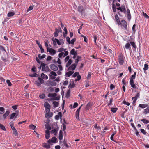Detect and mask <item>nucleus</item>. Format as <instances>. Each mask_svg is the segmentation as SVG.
Masks as SVG:
<instances>
[{
  "label": "nucleus",
  "mask_w": 149,
  "mask_h": 149,
  "mask_svg": "<svg viewBox=\"0 0 149 149\" xmlns=\"http://www.w3.org/2000/svg\"><path fill=\"white\" fill-rule=\"evenodd\" d=\"M125 48L128 49L130 50L131 49V47L130 44L129 43H126L125 45Z\"/></svg>",
  "instance_id": "obj_30"
},
{
  "label": "nucleus",
  "mask_w": 149,
  "mask_h": 149,
  "mask_svg": "<svg viewBox=\"0 0 149 149\" xmlns=\"http://www.w3.org/2000/svg\"><path fill=\"white\" fill-rule=\"evenodd\" d=\"M58 138L60 140L63 139V132L61 130H60L59 133Z\"/></svg>",
  "instance_id": "obj_21"
},
{
  "label": "nucleus",
  "mask_w": 149,
  "mask_h": 149,
  "mask_svg": "<svg viewBox=\"0 0 149 149\" xmlns=\"http://www.w3.org/2000/svg\"><path fill=\"white\" fill-rule=\"evenodd\" d=\"M0 128L4 131H6V129L4 125L1 123H0Z\"/></svg>",
  "instance_id": "obj_44"
},
{
  "label": "nucleus",
  "mask_w": 149,
  "mask_h": 149,
  "mask_svg": "<svg viewBox=\"0 0 149 149\" xmlns=\"http://www.w3.org/2000/svg\"><path fill=\"white\" fill-rule=\"evenodd\" d=\"M79 112H76L75 115V117L78 120H80L79 117Z\"/></svg>",
  "instance_id": "obj_48"
},
{
  "label": "nucleus",
  "mask_w": 149,
  "mask_h": 149,
  "mask_svg": "<svg viewBox=\"0 0 149 149\" xmlns=\"http://www.w3.org/2000/svg\"><path fill=\"white\" fill-rule=\"evenodd\" d=\"M74 72L73 71H69L65 73L66 76L68 77H70L71 76Z\"/></svg>",
  "instance_id": "obj_19"
},
{
  "label": "nucleus",
  "mask_w": 149,
  "mask_h": 149,
  "mask_svg": "<svg viewBox=\"0 0 149 149\" xmlns=\"http://www.w3.org/2000/svg\"><path fill=\"white\" fill-rule=\"evenodd\" d=\"M66 49L64 50L65 53H64V54L63 56V57H65L67 55H68V51H66Z\"/></svg>",
  "instance_id": "obj_56"
},
{
  "label": "nucleus",
  "mask_w": 149,
  "mask_h": 149,
  "mask_svg": "<svg viewBox=\"0 0 149 149\" xmlns=\"http://www.w3.org/2000/svg\"><path fill=\"white\" fill-rule=\"evenodd\" d=\"M127 22L125 20H122L120 21V24H118V25H120L121 28L123 29L127 30Z\"/></svg>",
  "instance_id": "obj_1"
},
{
  "label": "nucleus",
  "mask_w": 149,
  "mask_h": 149,
  "mask_svg": "<svg viewBox=\"0 0 149 149\" xmlns=\"http://www.w3.org/2000/svg\"><path fill=\"white\" fill-rule=\"evenodd\" d=\"M51 69L54 71H56L58 70V67L54 64H51L50 65Z\"/></svg>",
  "instance_id": "obj_8"
},
{
  "label": "nucleus",
  "mask_w": 149,
  "mask_h": 149,
  "mask_svg": "<svg viewBox=\"0 0 149 149\" xmlns=\"http://www.w3.org/2000/svg\"><path fill=\"white\" fill-rule=\"evenodd\" d=\"M130 84L132 87L134 89H136L137 88V86L135 85L134 83V81H130Z\"/></svg>",
  "instance_id": "obj_18"
},
{
  "label": "nucleus",
  "mask_w": 149,
  "mask_h": 149,
  "mask_svg": "<svg viewBox=\"0 0 149 149\" xmlns=\"http://www.w3.org/2000/svg\"><path fill=\"white\" fill-rule=\"evenodd\" d=\"M53 115L52 112H47L45 114V116L47 118H49L51 117Z\"/></svg>",
  "instance_id": "obj_13"
},
{
  "label": "nucleus",
  "mask_w": 149,
  "mask_h": 149,
  "mask_svg": "<svg viewBox=\"0 0 149 149\" xmlns=\"http://www.w3.org/2000/svg\"><path fill=\"white\" fill-rule=\"evenodd\" d=\"M41 77L42 79H47L48 78V77L47 75L44 74L43 73H42L41 74Z\"/></svg>",
  "instance_id": "obj_22"
},
{
  "label": "nucleus",
  "mask_w": 149,
  "mask_h": 149,
  "mask_svg": "<svg viewBox=\"0 0 149 149\" xmlns=\"http://www.w3.org/2000/svg\"><path fill=\"white\" fill-rule=\"evenodd\" d=\"M49 52L52 55H54L56 53V51L55 50L52 48H50L49 49Z\"/></svg>",
  "instance_id": "obj_12"
},
{
  "label": "nucleus",
  "mask_w": 149,
  "mask_h": 149,
  "mask_svg": "<svg viewBox=\"0 0 149 149\" xmlns=\"http://www.w3.org/2000/svg\"><path fill=\"white\" fill-rule=\"evenodd\" d=\"M77 10L79 13H82V12L84 10L83 6H78L77 8Z\"/></svg>",
  "instance_id": "obj_11"
},
{
  "label": "nucleus",
  "mask_w": 149,
  "mask_h": 149,
  "mask_svg": "<svg viewBox=\"0 0 149 149\" xmlns=\"http://www.w3.org/2000/svg\"><path fill=\"white\" fill-rule=\"evenodd\" d=\"M36 128V126L35 125H33L32 124H31L29 126V128L30 129H32L33 130H35Z\"/></svg>",
  "instance_id": "obj_43"
},
{
  "label": "nucleus",
  "mask_w": 149,
  "mask_h": 149,
  "mask_svg": "<svg viewBox=\"0 0 149 149\" xmlns=\"http://www.w3.org/2000/svg\"><path fill=\"white\" fill-rule=\"evenodd\" d=\"M76 66V64L75 63L72 64L68 68V70H71L72 71H73L75 70Z\"/></svg>",
  "instance_id": "obj_10"
},
{
  "label": "nucleus",
  "mask_w": 149,
  "mask_h": 149,
  "mask_svg": "<svg viewBox=\"0 0 149 149\" xmlns=\"http://www.w3.org/2000/svg\"><path fill=\"white\" fill-rule=\"evenodd\" d=\"M140 94L139 93H138L134 97H132V100H133V99H135L136 100H137L140 97Z\"/></svg>",
  "instance_id": "obj_27"
},
{
  "label": "nucleus",
  "mask_w": 149,
  "mask_h": 149,
  "mask_svg": "<svg viewBox=\"0 0 149 149\" xmlns=\"http://www.w3.org/2000/svg\"><path fill=\"white\" fill-rule=\"evenodd\" d=\"M117 9L121 12H123L125 14L126 13V9L124 5H122L121 6L117 8Z\"/></svg>",
  "instance_id": "obj_4"
},
{
  "label": "nucleus",
  "mask_w": 149,
  "mask_h": 149,
  "mask_svg": "<svg viewBox=\"0 0 149 149\" xmlns=\"http://www.w3.org/2000/svg\"><path fill=\"white\" fill-rule=\"evenodd\" d=\"M39 48L40 49L41 52V53H43L44 52V49L42 48V45H39Z\"/></svg>",
  "instance_id": "obj_52"
},
{
  "label": "nucleus",
  "mask_w": 149,
  "mask_h": 149,
  "mask_svg": "<svg viewBox=\"0 0 149 149\" xmlns=\"http://www.w3.org/2000/svg\"><path fill=\"white\" fill-rule=\"evenodd\" d=\"M64 54V53L63 52H61L59 54L58 57L60 58H62V56H63Z\"/></svg>",
  "instance_id": "obj_58"
},
{
  "label": "nucleus",
  "mask_w": 149,
  "mask_h": 149,
  "mask_svg": "<svg viewBox=\"0 0 149 149\" xmlns=\"http://www.w3.org/2000/svg\"><path fill=\"white\" fill-rule=\"evenodd\" d=\"M29 76H30L31 77H38L39 76V74L35 73H34L33 74H29Z\"/></svg>",
  "instance_id": "obj_32"
},
{
  "label": "nucleus",
  "mask_w": 149,
  "mask_h": 149,
  "mask_svg": "<svg viewBox=\"0 0 149 149\" xmlns=\"http://www.w3.org/2000/svg\"><path fill=\"white\" fill-rule=\"evenodd\" d=\"M123 104H124L126 105L127 106H129L130 104L128 102H126L125 101H123L122 102Z\"/></svg>",
  "instance_id": "obj_61"
},
{
  "label": "nucleus",
  "mask_w": 149,
  "mask_h": 149,
  "mask_svg": "<svg viewBox=\"0 0 149 149\" xmlns=\"http://www.w3.org/2000/svg\"><path fill=\"white\" fill-rule=\"evenodd\" d=\"M15 14V13L13 12H9L7 14L8 17H11L13 16Z\"/></svg>",
  "instance_id": "obj_34"
},
{
  "label": "nucleus",
  "mask_w": 149,
  "mask_h": 149,
  "mask_svg": "<svg viewBox=\"0 0 149 149\" xmlns=\"http://www.w3.org/2000/svg\"><path fill=\"white\" fill-rule=\"evenodd\" d=\"M16 113L14 112H13L10 115V119H13L14 118V117L15 116Z\"/></svg>",
  "instance_id": "obj_53"
},
{
  "label": "nucleus",
  "mask_w": 149,
  "mask_h": 149,
  "mask_svg": "<svg viewBox=\"0 0 149 149\" xmlns=\"http://www.w3.org/2000/svg\"><path fill=\"white\" fill-rule=\"evenodd\" d=\"M81 57L79 56H77V58L75 59V63L76 65L77 64L78 62L81 59Z\"/></svg>",
  "instance_id": "obj_31"
},
{
  "label": "nucleus",
  "mask_w": 149,
  "mask_h": 149,
  "mask_svg": "<svg viewBox=\"0 0 149 149\" xmlns=\"http://www.w3.org/2000/svg\"><path fill=\"white\" fill-rule=\"evenodd\" d=\"M53 104L54 107L56 108L58 107L59 103L56 101H54L53 102Z\"/></svg>",
  "instance_id": "obj_36"
},
{
  "label": "nucleus",
  "mask_w": 149,
  "mask_h": 149,
  "mask_svg": "<svg viewBox=\"0 0 149 149\" xmlns=\"http://www.w3.org/2000/svg\"><path fill=\"white\" fill-rule=\"evenodd\" d=\"M6 82L8 86H11L12 85V84L11 83L10 80H7L6 81Z\"/></svg>",
  "instance_id": "obj_63"
},
{
  "label": "nucleus",
  "mask_w": 149,
  "mask_h": 149,
  "mask_svg": "<svg viewBox=\"0 0 149 149\" xmlns=\"http://www.w3.org/2000/svg\"><path fill=\"white\" fill-rule=\"evenodd\" d=\"M57 95L56 93H50L48 94V97H52V98H54Z\"/></svg>",
  "instance_id": "obj_20"
},
{
  "label": "nucleus",
  "mask_w": 149,
  "mask_h": 149,
  "mask_svg": "<svg viewBox=\"0 0 149 149\" xmlns=\"http://www.w3.org/2000/svg\"><path fill=\"white\" fill-rule=\"evenodd\" d=\"M78 106V104L77 102H75L73 104V106H72V104H71L70 107V108H75L77 107Z\"/></svg>",
  "instance_id": "obj_26"
},
{
  "label": "nucleus",
  "mask_w": 149,
  "mask_h": 149,
  "mask_svg": "<svg viewBox=\"0 0 149 149\" xmlns=\"http://www.w3.org/2000/svg\"><path fill=\"white\" fill-rule=\"evenodd\" d=\"M46 64L43 63H42L41 66H42V71L50 72L51 70L49 69L48 66H46Z\"/></svg>",
  "instance_id": "obj_2"
},
{
  "label": "nucleus",
  "mask_w": 149,
  "mask_h": 149,
  "mask_svg": "<svg viewBox=\"0 0 149 149\" xmlns=\"http://www.w3.org/2000/svg\"><path fill=\"white\" fill-rule=\"evenodd\" d=\"M124 57L122 55L119 56L118 61L120 65H121L123 64L124 62Z\"/></svg>",
  "instance_id": "obj_6"
},
{
  "label": "nucleus",
  "mask_w": 149,
  "mask_h": 149,
  "mask_svg": "<svg viewBox=\"0 0 149 149\" xmlns=\"http://www.w3.org/2000/svg\"><path fill=\"white\" fill-rule=\"evenodd\" d=\"M70 56H67L64 59V61L65 62H67L68 61H69V60H70Z\"/></svg>",
  "instance_id": "obj_64"
},
{
  "label": "nucleus",
  "mask_w": 149,
  "mask_h": 149,
  "mask_svg": "<svg viewBox=\"0 0 149 149\" xmlns=\"http://www.w3.org/2000/svg\"><path fill=\"white\" fill-rule=\"evenodd\" d=\"M70 86V88L72 89L75 86V84L74 82H73L72 83L71 85V83H70V84L69 85V87Z\"/></svg>",
  "instance_id": "obj_47"
},
{
  "label": "nucleus",
  "mask_w": 149,
  "mask_h": 149,
  "mask_svg": "<svg viewBox=\"0 0 149 149\" xmlns=\"http://www.w3.org/2000/svg\"><path fill=\"white\" fill-rule=\"evenodd\" d=\"M49 84L52 86H56V84L54 81H49Z\"/></svg>",
  "instance_id": "obj_28"
},
{
  "label": "nucleus",
  "mask_w": 149,
  "mask_h": 149,
  "mask_svg": "<svg viewBox=\"0 0 149 149\" xmlns=\"http://www.w3.org/2000/svg\"><path fill=\"white\" fill-rule=\"evenodd\" d=\"M9 113L10 112H5V113L3 114V113L0 112V114H1V115L0 116V119L1 120L3 118L4 119L6 118V117L9 115Z\"/></svg>",
  "instance_id": "obj_7"
},
{
  "label": "nucleus",
  "mask_w": 149,
  "mask_h": 149,
  "mask_svg": "<svg viewBox=\"0 0 149 149\" xmlns=\"http://www.w3.org/2000/svg\"><path fill=\"white\" fill-rule=\"evenodd\" d=\"M43 147L46 148V149H48L50 148V146L49 145H47L46 143H45V144L43 146Z\"/></svg>",
  "instance_id": "obj_45"
},
{
  "label": "nucleus",
  "mask_w": 149,
  "mask_h": 149,
  "mask_svg": "<svg viewBox=\"0 0 149 149\" xmlns=\"http://www.w3.org/2000/svg\"><path fill=\"white\" fill-rule=\"evenodd\" d=\"M143 16L146 19L149 18V16H148L146 13L143 12Z\"/></svg>",
  "instance_id": "obj_62"
},
{
  "label": "nucleus",
  "mask_w": 149,
  "mask_h": 149,
  "mask_svg": "<svg viewBox=\"0 0 149 149\" xmlns=\"http://www.w3.org/2000/svg\"><path fill=\"white\" fill-rule=\"evenodd\" d=\"M76 39L75 38H74L73 39H72V40H71V41H70V44H74V42H75V41H76Z\"/></svg>",
  "instance_id": "obj_59"
},
{
  "label": "nucleus",
  "mask_w": 149,
  "mask_h": 149,
  "mask_svg": "<svg viewBox=\"0 0 149 149\" xmlns=\"http://www.w3.org/2000/svg\"><path fill=\"white\" fill-rule=\"evenodd\" d=\"M45 47L47 48V52H49V49L50 48L48 47V44L47 42H45Z\"/></svg>",
  "instance_id": "obj_49"
},
{
  "label": "nucleus",
  "mask_w": 149,
  "mask_h": 149,
  "mask_svg": "<svg viewBox=\"0 0 149 149\" xmlns=\"http://www.w3.org/2000/svg\"><path fill=\"white\" fill-rule=\"evenodd\" d=\"M57 131L58 130L55 128L51 131V132L54 135L56 136L57 134Z\"/></svg>",
  "instance_id": "obj_25"
},
{
  "label": "nucleus",
  "mask_w": 149,
  "mask_h": 149,
  "mask_svg": "<svg viewBox=\"0 0 149 149\" xmlns=\"http://www.w3.org/2000/svg\"><path fill=\"white\" fill-rule=\"evenodd\" d=\"M45 127L46 129H47V130H50L51 129V127L50 125L48 124H46L45 125Z\"/></svg>",
  "instance_id": "obj_46"
},
{
  "label": "nucleus",
  "mask_w": 149,
  "mask_h": 149,
  "mask_svg": "<svg viewBox=\"0 0 149 149\" xmlns=\"http://www.w3.org/2000/svg\"><path fill=\"white\" fill-rule=\"evenodd\" d=\"M13 134L16 136H18V133L17 132V130H15L13 131Z\"/></svg>",
  "instance_id": "obj_60"
},
{
  "label": "nucleus",
  "mask_w": 149,
  "mask_h": 149,
  "mask_svg": "<svg viewBox=\"0 0 149 149\" xmlns=\"http://www.w3.org/2000/svg\"><path fill=\"white\" fill-rule=\"evenodd\" d=\"M45 132L46 133L45 137L47 139H48L49 138L50 136L49 132V130H46L45 131Z\"/></svg>",
  "instance_id": "obj_14"
},
{
  "label": "nucleus",
  "mask_w": 149,
  "mask_h": 149,
  "mask_svg": "<svg viewBox=\"0 0 149 149\" xmlns=\"http://www.w3.org/2000/svg\"><path fill=\"white\" fill-rule=\"evenodd\" d=\"M148 66L147 63H145L144 65V68H143L144 72L146 71L148 69Z\"/></svg>",
  "instance_id": "obj_37"
},
{
  "label": "nucleus",
  "mask_w": 149,
  "mask_h": 149,
  "mask_svg": "<svg viewBox=\"0 0 149 149\" xmlns=\"http://www.w3.org/2000/svg\"><path fill=\"white\" fill-rule=\"evenodd\" d=\"M136 72H135L134 74L132 75L131 77H130V81H134V79L136 77Z\"/></svg>",
  "instance_id": "obj_15"
},
{
  "label": "nucleus",
  "mask_w": 149,
  "mask_h": 149,
  "mask_svg": "<svg viewBox=\"0 0 149 149\" xmlns=\"http://www.w3.org/2000/svg\"><path fill=\"white\" fill-rule=\"evenodd\" d=\"M106 52L108 54H112L113 51H112V50L110 49H107V51Z\"/></svg>",
  "instance_id": "obj_50"
},
{
  "label": "nucleus",
  "mask_w": 149,
  "mask_h": 149,
  "mask_svg": "<svg viewBox=\"0 0 149 149\" xmlns=\"http://www.w3.org/2000/svg\"><path fill=\"white\" fill-rule=\"evenodd\" d=\"M141 121L143 122L144 124H147L149 123V121L146 119H141Z\"/></svg>",
  "instance_id": "obj_41"
},
{
  "label": "nucleus",
  "mask_w": 149,
  "mask_h": 149,
  "mask_svg": "<svg viewBox=\"0 0 149 149\" xmlns=\"http://www.w3.org/2000/svg\"><path fill=\"white\" fill-rule=\"evenodd\" d=\"M54 61H55V60H54V62L55 63H57L58 64H59V65L61 64V61L59 58H58L57 61V62H54Z\"/></svg>",
  "instance_id": "obj_51"
},
{
  "label": "nucleus",
  "mask_w": 149,
  "mask_h": 149,
  "mask_svg": "<svg viewBox=\"0 0 149 149\" xmlns=\"http://www.w3.org/2000/svg\"><path fill=\"white\" fill-rule=\"evenodd\" d=\"M52 40L53 41V44L54 46H56L57 43L58 45H61V43L58 39L56 38H54L53 37L52 38Z\"/></svg>",
  "instance_id": "obj_3"
},
{
  "label": "nucleus",
  "mask_w": 149,
  "mask_h": 149,
  "mask_svg": "<svg viewBox=\"0 0 149 149\" xmlns=\"http://www.w3.org/2000/svg\"><path fill=\"white\" fill-rule=\"evenodd\" d=\"M59 31H58V29H55V32L54 33V36L55 37H56L58 35Z\"/></svg>",
  "instance_id": "obj_16"
},
{
  "label": "nucleus",
  "mask_w": 149,
  "mask_h": 149,
  "mask_svg": "<svg viewBox=\"0 0 149 149\" xmlns=\"http://www.w3.org/2000/svg\"><path fill=\"white\" fill-rule=\"evenodd\" d=\"M91 104L90 103H88L86 106L85 109L86 111H87L91 107Z\"/></svg>",
  "instance_id": "obj_29"
},
{
  "label": "nucleus",
  "mask_w": 149,
  "mask_h": 149,
  "mask_svg": "<svg viewBox=\"0 0 149 149\" xmlns=\"http://www.w3.org/2000/svg\"><path fill=\"white\" fill-rule=\"evenodd\" d=\"M118 110V109L117 108L112 107L111 108V112H116Z\"/></svg>",
  "instance_id": "obj_55"
},
{
  "label": "nucleus",
  "mask_w": 149,
  "mask_h": 149,
  "mask_svg": "<svg viewBox=\"0 0 149 149\" xmlns=\"http://www.w3.org/2000/svg\"><path fill=\"white\" fill-rule=\"evenodd\" d=\"M115 19L116 21L118 24L119 23L120 24V21L119 18L117 14H116L115 15Z\"/></svg>",
  "instance_id": "obj_23"
},
{
  "label": "nucleus",
  "mask_w": 149,
  "mask_h": 149,
  "mask_svg": "<svg viewBox=\"0 0 149 149\" xmlns=\"http://www.w3.org/2000/svg\"><path fill=\"white\" fill-rule=\"evenodd\" d=\"M62 117L61 112H58V114L55 116V118L56 120H58Z\"/></svg>",
  "instance_id": "obj_17"
},
{
  "label": "nucleus",
  "mask_w": 149,
  "mask_h": 149,
  "mask_svg": "<svg viewBox=\"0 0 149 149\" xmlns=\"http://www.w3.org/2000/svg\"><path fill=\"white\" fill-rule=\"evenodd\" d=\"M38 56L39 58L41 60L44 58L46 56V55L45 54H43L41 56V54H39L38 55Z\"/></svg>",
  "instance_id": "obj_35"
},
{
  "label": "nucleus",
  "mask_w": 149,
  "mask_h": 149,
  "mask_svg": "<svg viewBox=\"0 0 149 149\" xmlns=\"http://www.w3.org/2000/svg\"><path fill=\"white\" fill-rule=\"evenodd\" d=\"M38 80H39V81H40V83L41 84H43L44 83V80L42 78L39 77L38 78Z\"/></svg>",
  "instance_id": "obj_54"
},
{
  "label": "nucleus",
  "mask_w": 149,
  "mask_h": 149,
  "mask_svg": "<svg viewBox=\"0 0 149 149\" xmlns=\"http://www.w3.org/2000/svg\"><path fill=\"white\" fill-rule=\"evenodd\" d=\"M147 105L146 104H140L139 105V106L141 108L144 109L147 107Z\"/></svg>",
  "instance_id": "obj_40"
},
{
  "label": "nucleus",
  "mask_w": 149,
  "mask_h": 149,
  "mask_svg": "<svg viewBox=\"0 0 149 149\" xmlns=\"http://www.w3.org/2000/svg\"><path fill=\"white\" fill-rule=\"evenodd\" d=\"M70 90H68L66 94L65 97L66 98H68L70 97Z\"/></svg>",
  "instance_id": "obj_42"
},
{
  "label": "nucleus",
  "mask_w": 149,
  "mask_h": 149,
  "mask_svg": "<svg viewBox=\"0 0 149 149\" xmlns=\"http://www.w3.org/2000/svg\"><path fill=\"white\" fill-rule=\"evenodd\" d=\"M56 140L57 138L55 137H53L51 139H49L47 142L49 143H55L56 142Z\"/></svg>",
  "instance_id": "obj_9"
},
{
  "label": "nucleus",
  "mask_w": 149,
  "mask_h": 149,
  "mask_svg": "<svg viewBox=\"0 0 149 149\" xmlns=\"http://www.w3.org/2000/svg\"><path fill=\"white\" fill-rule=\"evenodd\" d=\"M70 54L73 55L77 54V51H76L74 49H73L70 52Z\"/></svg>",
  "instance_id": "obj_24"
},
{
  "label": "nucleus",
  "mask_w": 149,
  "mask_h": 149,
  "mask_svg": "<svg viewBox=\"0 0 149 149\" xmlns=\"http://www.w3.org/2000/svg\"><path fill=\"white\" fill-rule=\"evenodd\" d=\"M1 50L2 52H6V50L5 49L4 47L1 45H0V50Z\"/></svg>",
  "instance_id": "obj_57"
},
{
  "label": "nucleus",
  "mask_w": 149,
  "mask_h": 149,
  "mask_svg": "<svg viewBox=\"0 0 149 149\" xmlns=\"http://www.w3.org/2000/svg\"><path fill=\"white\" fill-rule=\"evenodd\" d=\"M130 43L131 44V45L132 46L133 48H134L135 49H136L137 47L135 43V42H130Z\"/></svg>",
  "instance_id": "obj_33"
},
{
  "label": "nucleus",
  "mask_w": 149,
  "mask_h": 149,
  "mask_svg": "<svg viewBox=\"0 0 149 149\" xmlns=\"http://www.w3.org/2000/svg\"><path fill=\"white\" fill-rule=\"evenodd\" d=\"M60 97L59 96H58L56 97H55L54 98H51L50 99L51 100H58L60 99Z\"/></svg>",
  "instance_id": "obj_39"
},
{
  "label": "nucleus",
  "mask_w": 149,
  "mask_h": 149,
  "mask_svg": "<svg viewBox=\"0 0 149 149\" xmlns=\"http://www.w3.org/2000/svg\"><path fill=\"white\" fill-rule=\"evenodd\" d=\"M44 106L45 107L46 112H50V105L48 102H45Z\"/></svg>",
  "instance_id": "obj_5"
},
{
  "label": "nucleus",
  "mask_w": 149,
  "mask_h": 149,
  "mask_svg": "<svg viewBox=\"0 0 149 149\" xmlns=\"http://www.w3.org/2000/svg\"><path fill=\"white\" fill-rule=\"evenodd\" d=\"M72 63V60L71 59H70V60H69V61H68V62L67 63L66 65V67H69L71 64Z\"/></svg>",
  "instance_id": "obj_38"
}]
</instances>
